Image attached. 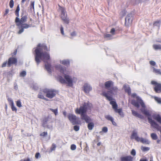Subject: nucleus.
I'll use <instances>...</instances> for the list:
<instances>
[{"label": "nucleus", "instance_id": "ddd939ff", "mask_svg": "<svg viewBox=\"0 0 161 161\" xmlns=\"http://www.w3.org/2000/svg\"><path fill=\"white\" fill-rule=\"evenodd\" d=\"M153 119L161 124V116L158 114H153L152 115Z\"/></svg>", "mask_w": 161, "mask_h": 161}, {"label": "nucleus", "instance_id": "5701e85b", "mask_svg": "<svg viewBox=\"0 0 161 161\" xmlns=\"http://www.w3.org/2000/svg\"><path fill=\"white\" fill-rule=\"evenodd\" d=\"M152 69L154 73L161 75V70L160 69H156L154 67H153Z\"/></svg>", "mask_w": 161, "mask_h": 161}, {"label": "nucleus", "instance_id": "c85d7f7f", "mask_svg": "<svg viewBox=\"0 0 161 161\" xmlns=\"http://www.w3.org/2000/svg\"><path fill=\"white\" fill-rule=\"evenodd\" d=\"M151 137L153 140H156L157 139V136L156 133H152L151 134Z\"/></svg>", "mask_w": 161, "mask_h": 161}, {"label": "nucleus", "instance_id": "052dcab7", "mask_svg": "<svg viewBox=\"0 0 161 161\" xmlns=\"http://www.w3.org/2000/svg\"><path fill=\"white\" fill-rule=\"evenodd\" d=\"M46 127H47V128H49V127L48 126H46Z\"/></svg>", "mask_w": 161, "mask_h": 161}, {"label": "nucleus", "instance_id": "f3484780", "mask_svg": "<svg viewBox=\"0 0 161 161\" xmlns=\"http://www.w3.org/2000/svg\"><path fill=\"white\" fill-rule=\"evenodd\" d=\"M105 118H106V119H107L108 120L111 121L113 125L115 126L116 125V124L113 118L110 115H106L105 116Z\"/></svg>", "mask_w": 161, "mask_h": 161}, {"label": "nucleus", "instance_id": "c9c22d12", "mask_svg": "<svg viewBox=\"0 0 161 161\" xmlns=\"http://www.w3.org/2000/svg\"><path fill=\"white\" fill-rule=\"evenodd\" d=\"M14 5V2L13 0H10L9 2V6L10 8H13Z\"/></svg>", "mask_w": 161, "mask_h": 161}, {"label": "nucleus", "instance_id": "2f4dec72", "mask_svg": "<svg viewBox=\"0 0 161 161\" xmlns=\"http://www.w3.org/2000/svg\"><path fill=\"white\" fill-rule=\"evenodd\" d=\"M50 110H51L52 112L54 113L55 115H57L58 112V109L56 108L55 109H53L51 108L50 109Z\"/></svg>", "mask_w": 161, "mask_h": 161}, {"label": "nucleus", "instance_id": "6e6d98bb", "mask_svg": "<svg viewBox=\"0 0 161 161\" xmlns=\"http://www.w3.org/2000/svg\"><path fill=\"white\" fill-rule=\"evenodd\" d=\"M140 161H147L146 159H142L140 160Z\"/></svg>", "mask_w": 161, "mask_h": 161}, {"label": "nucleus", "instance_id": "f257e3e1", "mask_svg": "<svg viewBox=\"0 0 161 161\" xmlns=\"http://www.w3.org/2000/svg\"><path fill=\"white\" fill-rule=\"evenodd\" d=\"M114 83L111 80L106 81L104 83L105 88L109 91L107 92H103V95L106 97L107 99L110 101V104L112 105V108L114 109L116 113H118L120 115H123L122 110L121 108H117V105L116 102L112 100V95H116L118 91V89L116 86H114Z\"/></svg>", "mask_w": 161, "mask_h": 161}, {"label": "nucleus", "instance_id": "a878e982", "mask_svg": "<svg viewBox=\"0 0 161 161\" xmlns=\"http://www.w3.org/2000/svg\"><path fill=\"white\" fill-rule=\"evenodd\" d=\"M153 98L159 104H161V98L157 97H154Z\"/></svg>", "mask_w": 161, "mask_h": 161}, {"label": "nucleus", "instance_id": "79ce46f5", "mask_svg": "<svg viewBox=\"0 0 161 161\" xmlns=\"http://www.w3.org/2000/svg\"><path fill=\"white\" fill-rule=\"evenodd\" d=\"M34 2H31L30 5L31 8H32L33 9H34Z\"/></svg>", "mask_w": 161, "mask_h": 161}, {"label": "nucleus", "instance_id": "2eb2a0df", "mask_svg": "<svg viewBox=\"0 0 161 161\" xmlns=\"http://www.w3.org/2000/svg\"><path fill=\"white\" fill-rule=\"evenodd\" d=\"M92 90V88L90 85L87 84H85L83 86V90L85 93H89Z\"/></svg>", "mask_w": 161, "mask_h": 161}, {"label": "nucleus", "instance_id": "58836bf2", "mask_svg": "<svg viewBox=\"0 0 161 161\" xmlns=\"http://www.w3.org/2000/svg\"><path fill=\"white\" fill-rule=\"evenodd\" d=\"M131 154L133 156H135L136 154V152L134 149H132L131 152Z\"/></svg>", "mask_w": 161, "mask_h": 161}, {"label": "nucleus", "instance_id": "4468645a", "mask_svg": "<svg viewBox=\"0 0 161 161\" xmlns=\"http://www.w3.org/2000/svg\"><path fill=\"white\" fill-rule=\"evenodd\" d=\"M125 25L127 26H128L132 23V20L129 15H128L125 18Z\"/></svg>", "mask_w": 161, "mask_h": 161}, {"label": "nucleus", "instance_id": "7c9ffc66", "mask_svg": "<svg viewBox=\"0 0 161 161\" xmlns=\"http://www.w3.org/2000/svg\"><path fill=\"white\" fill-rule=\"evenodd\" d=\"M17 106L19 108H21L22 107L21 103L20 100H18L16 102Z\"/></svg>", "mask_w": 161, "mask_h": 161}, {"label": "nucleus", "instance_id": "6ab92c4d", "mask_svg": "<svg viewBox=\"0 0 161 161\" xmlns=\"http://www.w3.org/2000/svg\"><path fill=\"white\" fill-rule=\"evenodd\" d=\"M132 114L134 116L138 117L140 119H143V116L139 114L137 112L133 110H131Z\"/></svg>", "mask_w": 161, "mask_h": 161}, {"label": "nucleus", "instance_id": "39448f33", "mask_svg": "<svg viewBox=\"0 0 161 161\" xmlns=\"http://www.w3.org/2000/svg\"><path fill=\"white\" fill-rule=\"evenodd\" d=\"M19 7L18 5L17 6L15 12V14L17 16L15 19V22L16 25L18 27L19 30L18 32V34H20L23 32L24 29H28L30 27V25L28 24L25 23L27 21V17L26 15L22 16L21 18H19Z\"/></svg>", "mask_w": 161, "mask_h": 161}, {"label": "nucleus", "instance_id": "f03ea898", "mask_svg": "<svg viewBox=\"0 0 161 161\" xmlns=\"http://www.w3.org/2000/svg\"><path fill=\"white\" fill-rule=\"evenodd\" d=\"M131 97L136 99V100H132L131 104L136 108H139L140 106L142 108L140 109L141 111L144 115L147 117L148 122L150 124L151 126L158 130H160V126L152 119L151 113L148 110L146 109L145 105L143 101L139 97L136 96V93H133Z\"/></svg>", "mask_w": 161, "mask_h": 161}, {"label": "nucleus", "instance_id": "8fccbe9b", "mask_svg": "<svg viewBox=\"0 0 161 161\" xmlns=\"http://www.w3.org/2000/svg\"><path fill=\"white\" fill-rule=\"evenodd\" d=\"M20 161H31V160L29 158H27L26 159L21 160Z\"/></svg>", "mask_w": 161, "mask_h": 161}, {"label": "nucleus", "instance_id": "e433bc0d", "mask_svg": "<svg viewBox=\"0 0 161 161\" xmlns=\"http://www.w3.org/2000/svg\"><path fill=\"white\" fill-rule=\"evenodd\" d=\"M141 149L142 151L144 152H145L148 151L149 149V148L148 147H142Z\"/></svg>", "mask_w": 161, "mask_h": 161}, {"label": "nucleus", "instance_id": "20e7f679", "mask_svg": "<svg viewBox=\"0 0 161 161\" xmlns=\"http://www.w3.org/2000/svg\"><path fill=\"white\" fill-rule=\"evenodd\" d=\"M50 49L47 46L44 44H39L35 50V60L38 64L42 60L44 62L49 60L50 59V55L47 52L49 51Z\"/></svg>", "mask_w": 161, "mask_h": 161}, {"label": "nucleus", "instance_id": "a211bd4d", "mask_svg": "<svg viewBox=\"0 0 161 161\" xmlns=\"http://www.w3.org/2000/svg\"><path fill=\"white\" fill-rule=\"evenodd\" d=\"M9 103L12 111L16 112L17 111V109L14 105L13 101L12 100H10Z\"/></svg>", "mask_w": 161, "mask_h": 161}, {"label": "nucleus", "instance_id": "bb28decb", "mask_svg": "<svg viewBox=\"0 0 161 161\" xmlns=\"http://www.w3.org/2000/svg\"><path fill=\"white\" fill-rule=\"evenodd\" d=\"M153 47L155 50H161V45H160L154 44L153 45Z\"/></svg>", "mask_w": 161, "mask_h": 161}, {"label": "nucleus", "instance_id": "f8f14e48", "mask_svg": "<svg viewBox=\"0 0 161 161\" xmlns=\"http://www.w3.org/2000/svg\"><path fill=\"white\" fill-rule=\"evenodd\" d=\"M133 157L130 155L122 156L120 158L121 161H133Z\"/></svg>", "mask_w": 161, "mask_h": 161}, {"label": "nucleus", "instance_id": "dca6fc26", "mask_svg": "<svg viewBox=\"0 0 161 161\" xmlns=\"http://www.w3.org/2000/svg\"><path fill=\"white\" fill-rule=\"evenodd\" d=\"M55 67L56 69L59 70L60 72L63 74H64V71L66 70L65 67H63L60 65H56Z\"/></svg>", "mask_w": 161, "mask_h": 161}, {"label": "nucleus", "instance_id": "680f3d73", "mask_svg": "<svg viewBox=\"0 0 161 161\" xmlns=\"http://www.w3.org/2000/svg\"><path fill=\"white\" fill-rule=\"evenodd\" d=\"M150 161H152V160H150Z\"/></svg>", "mask_w": 161, "mask_h": 161}, {"label": "nucleus", "instance_id": "09e8293b", "mask_svg": "<svg viewBox=\"0 0 161 161\" xmlns=\"http://www.w3.org/2000/svg\"><path fill=\"white\" fill-rule=\"evenodd\" d=\"M60 32L63 35H64V29L63 27L61 26L60 28Z\"/></svg>", "mask_w": 161, "mask_h": 161}, {"label": "nucleus", "instance_id": "3c124183", "mask_svg": "<svg viewBox=\"0 0 161 161\" xmlns=\"http://www.w3.org/2000/svg\"><path fill=\"white\" fill-rule=\"evenodd\" d=\"M76 35V33L75 32H73L71 33V36H74Z\"/></svg>", "mask_w": 161, "mask_h": 161}, {"label": "nucleus", "instance_id": "de8ad7c7", "mask_svg": "<svg viewBox=\"0 0 161 161\" xmlns=\"http://www.w3.org/2000/svg\"><path fill=\"white\" fill-rule=\"evenodd\" d=\"M9 11V10L8 9H7L5 10V12L4 14V16H5L8 13Z\"/></svg>", "mask_w": 161, "mask_h": 161}, {"label": "nucleus", "instance_id": "393cba45", "mask_svg": "<svg viewBox=\"0 0 161 161\" xmlns=\"http://www.w3.org/2000/svg\"><path fill=\"white\" fill-rule=\"evenodd\" d=\"M46 69L48 72L49 73L51 72V65L49 64H46L45 65Z\"/></svg>", "mask_w": 161, "mask_h": 161}, {"label": "nucleus", "instance_id": "7ed1b4c3", "mask_svg": "<svg viewBox=\"0 0 161 161\" xmlns=\"http://www.w3.org/2000/svg\"><path fill=\"white\" fill-rule=\"evenodd\" d=\"M92 108V104L88 102L83 103L80 108H77L75 110L76 114H80L81 119L85 120L86 123H88L87 127L88 130H91L94 127V124L92 122L90 123L91 119L86 114V113L87 110H91Z\"/></svg>", "mask_w": 161, "mask_h": 161}, {"label": "nucleus", "instance_id": "0eeeda50", "mask_svg": "<svg viewBox=\"0 0 161 161\" xmlns=\"http://www.w3.org/2000/svg\"><path fill=\"white\" fill-rule=\"evenodd\" d=\"M59 10L60 11V17L65 23L68 24L69 22V19L67 17V14L66 13L65 9L64 8L58 5Z\"/></svg>", "mask_w": 161, "mask_h": 161}, {"label": "nucleus", "instance_id": "49530a36", "mask_svg": "<svg viewBox=\"0 0 161 161\" xmlns=\"http://www.w3.org/2000/svg\"><path fill=\"white\" fill-rule=\"evenodd\" d=\"M115 30L114 28H112L111 31H110V33L112 34V35H114L115 34Z\"/></svg>", "mask_w": 161, "mask_h": 161}, {"label": "nucleus", "instance_id": "c756f323", "mask_svg": "<svg viewBox=\"0 0 161 161\" xmlns=\"http://www.w3.org/2000/svg\"><path fill=\"white\" fill-rule=\"evenodd\" d=\"M38 97L40 99H42L48 101V99L44 97L43 96L41 93L38 95Z\"/></svg>", "mask_w": 161, "mask_h": 161}, {"label": "nucleus", "instance_id": "cd10ccee", "mask_svg": "<svg viewBox=\"0 0 161 161\" xmlns=\"http://www.w3.org/2000/svg\"><path fill=\"white\" fill-rule=\"evenodd\" d=\"M125 91L128 93V95H130L131 94V89L129 87H127L125 89Z\"/></svg>", "mask_w": 161, "mask_h": 161}, {"label": "nucleus", "instance_id": "864d4df0", "mask_svg": "<svg viewBox=\"0 0 161 161\" xmlns=\"http://www.w3.org/2000/svg\"><path fill=\"white\" fill-rule=\"evenodd\" d=\"M17 53V50H16L14 51V55H16Z\"/></svg>", "mask_w": 161, "mask_h": 161}, {"label": "nucleus", "instance_id": "1a4fd4ad", "mask_svg": "<svg viewBox=\"0 0 161 161\" xmlns=\"http://www.w3.org/2000/svg\"><path fill=\"white\" fill-rule=\"evenodd\" d=\"M151 84L154 86V90L156 93H159L161 92V84L157 82L156 81H152Z\"/></svg>", "mask_w": 161, "mask_h": 161}, {"label": "nucleus", "instance_id": "9b49d317", "mask_svg": "<svg viewBox=\"0 0 161 161\" xmlns=\"http://www.w3.org/2000/svg\"><path fill=\"white\" fill-rule=\"evenodd\" d=\"M46 96L49 98H52L54 97L56 94V91L53 90L48 89L45 92Z\"/></svg>", "mask_w": 161, "mask_h": 161}, {"label": "nucleus", "instance_id": "4be33fe9", "mask_svg": "<svg viewBox=\"0 0 161 161\" xmlns=\"http://www.w3.org/2000/svg\"><path fill=\"white\" fill-rule=\"evenodd\" d=\"M137 142H141L145 144H149V141L146 139L143 138H140Z\"/></svg>", "mask_w": 161, "mask_h": 161}, {"label": "nucleus", "instance_id": "bf43d9fd", "mask_svg": "<svg viewBox=\"0 0 161 161\" xmlns=\"http://www.w3.org/2000/svg\"><path fill=\"white\" fill-rule=\"evenodd\" d=\"M9 139H10V140L11 141V140H12V137H10V136H9Z\"/></svg>", "mask_w": 161, "mask_h": 161}, {"label": "nucleus", "instance_id": "9d476101", "mask_svg": "<svg viewBox=\"0 0 161 161\" xmlns=\"http://www.w3.org/2000/svg\"><path fill=\"white\" fill-rule=\"evenodd\" d=\"M68 119L72 124L75 125L79 124V120L76 116L72 114H69L67 116Z\"/></svg>", "mask_w": 161, "mask_h": 161}, {"label": "nucleus", "instance_id": "473e14b6", "mask_svg": "<svg viewBox=\"0 0 161 161\" xmlns=\"http://www.w3.org/2000/svg\"><path fill=\"white\" fill-rule=\"evenodd\" d=\"M56 147V145L54 143H53L51 147L50 148V150L52 152V151H54Z\"/></svg>", "mask_w": 161, "mask_h": 161}, {"label": "nucleus", "instance_id": "37998d69", "mask_svg": "<svg viewBox=\"0 0 161 161\" xmlns=\"http://www.w3.org/2000/svg\"><path fill=\"white\" fill-rule=\"evenodd\" d=\"M40 157L41 155H40V154L39 152H37L36 153L35 155L36 158L37 159L39 157Z\"/></svg>", "mask_w": 161, "mask_h": 161}, {"label": "nucleus", "instance_id": "13d9d810", "mask_svg": "<svg viewBox=\"0 0 161 161\" xmlns=\"http://www.w3.org/2000/svg\"><path fill=\"white\" fill-rule=\"evenodd\" d=\"M101 143L100 142H99L98 143H97V146H99L101 145Z\"/></svg>", "mask_w": 161, "mask_h": 161}, {"label": "nucleus", "instance_id": "423d86ee", "mask_svg": "<svg viewBox=\"0 0 161 161\" xmlns=\"http://www.w3.org/2000/svg\"><path fill=\"white\" fill-rule=\"evenodd\" d=\"M64 78L65 79H64L62 76H59L58 77V81L62 84L66 83L69 86H72L73 79L71 78L69 75L66 74L64 75Z\"/></svg>", "mask_w": 161, "mask_h": 161}, {"label": "nucleus", "instance_id": "ea45409f", "mask_svg": "<svg viewBox=\"0 0 161 161\" xmlns=\"http://www.w3.org/2000/svg\"><path fill=\"white\" fill-rule=\"evenodd\" d=\"M74 129L75 131H78L79 130V126L75 125L74 126Z\"/></svg>", "mask_w": 161, "mask_h": 161}, {"label": "nucleus", "instance_id": "c03bdc74", "mask_svg": "<svg viewBox=\"0 0 161 161\" xmlns=\"http://www.w3.org/2000/svg\"><path fill=\"white\" fill-rule=\"evenodd\" d=\"M76 148V146L75 145L72 144L71 145V149L72 150H74Z\"/></svg>", "mask_w": 161, "mask_h": 161}, {"label": "nucleus", "instance_id": "a19ab883", "mask_svg": "<svg viewBox=\"0 0 161 161\" xmlns=\"http://www.w3.org/2000/svg\"><path fill=\"white\" fill-rule=\"evenodd\" d=\"M149 64L153 66H154L156 65V63L152 60L149 61Z\"/></svg>", "mask_w": 161, "mask_h": 161}, {"label": "nucleus", "instance_id": "72a5a7b5", "mask_svg": "<svg viewBox=\"0 0 161 161\" xmlns=\"http://www.w3.org/2000/svg\"><path fill=\"white\" fill-rule=\"evenodd\" d=\"M47 132H43L40 134V136L41 137H44L47 135Z\"/></svg>", "mask_w": 161, "mask_h": 161}, {"label": "nucleus", "instance_id": "b1692460", "mask_svg": "<svg viewBox=\"0 0 161 161\" xmlns=\"http://www.w3.org/2000/svg\"><path fill=\"white\" fill-rule=\"evenodd\" d=\"M63 64L67 66L69 65V61L68 60H64L60 62Z\"/></svg>", "mask_w": 161, "mask_h": 161}, {"label": "nucleus", "instance_id": "4c0bfd02", "mask_svg": "<svg viewBox=\"0 0 161 161\" xmlns=\"http://www.w3.org/2000/svg\"><path fill=\"white\" fill-rule=\"evenodd\" d=\"M26 75V72L25 71H23L20 73V76L21 77H24Z\"/></svg>", "mask_w": 161, "mask_h": 161}, {"label": "nucleus", "instance_id": "4d7b16f0", "mask_svg": "<svg viewBox=\"0 0 161 161\" xmlns=\"http://www.w3.org/2000/svg\"><path fill=\"white\" fill-rule=\"evenodd\" d=\"M26 1V0H21V3H24V2H25Z\"/></svg>", "mask_w": 161, "mask_h": 161}, {"label": "nucleus", "instance_id": "a18cd8bd", "mask_svg": "<svg viewBox=\"0 0 161 161\" xmlns=\"http://www.w3.org/2000/svg\"><path fill=\"white\" fill-rule=\"evenodd\" d=\"M102 131L104 132H107L108 131V128L106 127H104L102 129Z\"/></svg>", "mask_w": 161, "mask_h": 161}, {"label": "nucleus", "instance_id": "6e6552de", "mask_svg": "<svg viewBox=\"0 0 161 161\" xmlns=\"http://www.w3.org/2000/svg\"><path fill=\"white\" fill-rule=\"evenodd\" d=\"M17 59L14 57H10L8 58V61H6L3 63L1 67L2 68L6 66L9 67L11 64L17 65Z\"/></svg>", "mask_w": 161, "mask_h": 161}, {"label": "nucleus", "instance_id": "5fc2aeb1", "mask_svg": "<svg viewBox=\"0 0 161 161\" xmlns=\"http://www.w3.org/2000/svg\"><path fill=\"white\" fill-rule=\"evenodd\" d=\"M63 114L64 116H66V112L65 111H64L63 112Z\"/></svg>", "mask_w": 161, "mask_h": 161}, {"label": "nucleus", "instance_id": "f704fd0d", "mask_svg": "<svg viewBox=\"0 0 161 161\" xmlns=\"http://www.w3.org/2000/svg\"><path fill=\"white\" fill-rule=\"evenodd\" d=\"M160 22V20H157L155 21H154L153 23V26H157L158 25H159Z\"/></svg>", "mask_w": 161, "mask_h": 161}, {"label": "nucleus", "instance_id": "aec40b11", "mask_svg": "<svg viewBox=\"0 0 161 161\" xmlns=\"http://www.w3.org/2000/svg\"><path fill=\"white\" fill-rule=\"evenodd\" d=\"M140 138L137 136V134L136 132H133L131 136V139H135L137 141L139 140Z\"/></svg>", "mask_w": 161, "mask_h": 161}, {"label": "nucleus", "instance_id": "412c9836", "mask_svg": "<svg viewBox=\"0 0 161 161\" xmlns=\"http://www.w3.org/2000/svg\"><path fill=\"white\" fill-rule=\"evenodd\" d=\"M49 117L47 116V117H45L43 119L42 121V126H43V127H45L46 126V125L47 124V122L49 120Z\"/></svg>", "mask_w": 161, "mask_h": 161}, {"label": "nucleus", "instance_id": "603ef678", "mask_svg": "<svg viewBox=\"0 0 161 161\" xmlns=\"http://www.w3.org/2000/svg\"><path fill=\"white\" fill-rule=\"evenodd\" d=\"M111 36V35L109 34H107L105 35V37H110Z\"/></svg>", "mask_w": 161, "mask_h": 161}]
</instances>
